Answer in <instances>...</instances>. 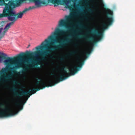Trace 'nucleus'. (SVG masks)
<instances>
[{"label": "nucleus", "mask_w": 135, "mask_h": 135, "mask_svg": "<svg viewBox=\"0 0 135 135\" xmlns=\"http://www.w3.org/2000/svg\"><path fill=\"white\" fill-rule=\"evenodd\" d=\"M64 58L63 57H61L60 58V60L61 61H62L64 60Z\"/></svg>", "instance_id": "412c9836"}, {"label": "nucleus", "mask_w": 135, "mask_h": 135, "mask_svg": "<svg viewBox=\"0 0 135 135\" xmlns=\"http://www.w3.org/2000/svg\"><path fill=\"white\" fill-rule=\"evenodd\" d=\"M13 83L14 85H19L20 84V83L15 80L13 81Z\"/></svg>", "instance_id": "a211bd4d"}, {"label": "nucleus", "mask_w": 135, "mask_h": 135, "mask_svg": "<svg viewBox=\"0 0 135 135\" xmlns=\"http://www.w3.org/2000/svg\"><path fill=\"white\" fill-rule=\"evenodd\" d=\"M6 4V3H5L4 0H0V6H5Z\"/></svg>", "instance_id": "2eb2a0df"}, {"label": "nucleus", "mask_w": 135, "mask_h": 135, "mask_svg": "<svg viewBox=\"0 0 135 135\" xmlns=\"http://www.w3.org/2000/svg\"><path fill=\"white\" fill-rule=\"evenodd\" d=\"M14 2L12 0L9 1L8 3H6L5 7L3 9V13L5 16H7L9 15V11H14L12 7L14 6Z\"/></svg>", "instance_id": "6e6552de"}, {"label": "nucleus", "mask_w": 135, "mask_h": 135, "mask_svg": "<svg viewBox=\"0 0 135 135\" xmlns=\"http://www.w3.org/2000/svg\"><path fill=\"white\" fill-rule=\"evenodd\" d=\"M42 89H43V88H41V87H40L34 88L32 89L31 91L29 90L28 91H25L22 89H20L19 90L21 92L20 93L16 91L18 90L17 88L14 87L11 88V90L14 91L13 95L14 96L17 97L18 98H20L23 96H28V97H29L30 95H32L33 94L35 93L36 91Z\"/></svg>", "instance_id": "f03ea898"}, {"label": "nucleus", "mask_w": 135, "mask_h": 135, "mask_svg": "<svg viewBox=\"0 0 135 135\" xmlns=\"http://www.w3.org/2000/svg\"><path fill=\"white\" fill-rule=\"evenodd\" d=\"M50 57L52 59H54V57L53 56H52V55H51L50 56Z\"/></svg>", "instance_id": "4be33fe9"}, {"label": "nucleus", "mask_w": 135, "mask_h": 135, "mask_svg": "<svg viewBox=\"0 0 135 135\" xmlns=\"http://www.w3.org/2000/svg\"><path fill=\"white\" fill-rule=\"evenodd\" d=\"M77 24L80 27H82L84 28H85V27L83 25L81 24L79 22H78L77 23Z\"/></svg>", "instance_id": "f3484780"}, {"label": "nucleus", "mask_w": 135, "mask_h": 135, "mask_svg": "<svg viewBox=\"0 0 135 135\" xmlns=\"http://www.w3.org/2000/svg\"><path fill=\"white\" fill-rule=\"evenodd\" d=\"M3 13H3L0 14V18L6 17L7 16H5Z\"/></svg>", "instance_id": "6ab92c4d"}, {"label": "nucleus", "mask_w": 135, "mask_h": 135, "mask_svg": "<svg viewBox=\"0 0 135 135\" xmlns=\"http://www.w3.org/2000/svg\"><path fill=\"white\" fill-rule=\"evenodd\" d=\"M87 54H89V53H87Z\"/></svg>", "instance_id": "393cba45"}, {"label": "nucleus", "mask_w": 135, "mask_h": 135, "mask_svg": "<svg viewBox=\"0 0 135 135\" xmlns=\"http://www.w3.org/2000/svg\"><path fill=\"white\" fill-rule=\"evenodd\" d=\"M107 14V18H108L107 21L108 24L105 23H103L102 24V27L104 30H105L108 27V25H111L113 22V19L112 17L113 15V12L107 8H105Z\"/></svg>", "instance_id": "0eeeda50"}, {"label": "nucleus", "mask_w": 135, "mask_h": 135, "mask_svg": "<svg viewBox=\"0 0 135 135\" xmlns=\"http://www.w3.org/2000/svg\"><path fill=\"white\" fill-rule=\"evenodd\" d=\"M88 11L90 12H92L93 11V10L90 8H88Z\"/></svg>", "instance_id": "aec40b11"}, {"label": "nucleus", "mask_w": 135, "mask_h": 135, "mask_svg": "<svg viewBox=\"0 0 135 135\" xmlns=\"http://www.w3.org/2000/svg\"><path fill=\"white\" fill-rule=\"evenodd\" d=\"M79 70L77 69V67L76 66H74V68L70 69L69 70L70 73H67L66 74H59V77L57 78L54 75L55 79L54 80L55 84L57 83L58 81H61L67 78L68 77L71 75H74Z\"/></svg>", "instance_id": "39448f33"}, {"label": "nucleus", "mask_w": 135, "mask_h": 135, "mask_svg": "<svg viewBox=\"0 0 135 135\" xmlns=\"http://www.w3.org/2000/svg\"><path fill=\"white\" fill-rule=\"evenodd\" d=\"M78 51L77 50H74L70 52L69 54V55H75L77 53Z\"/></svg>", "instance_id": "4468645a"}, {"label": "nucleus", "mask_w": 135, "mask_h": 135, "mask_svg": "<svg viewBox=\"0 0 135 135\" xmlns=\"http://www.w3.org/2000/svg\"><path fill=\"white\" fill-rule=\"evenodd\" d=\"M6 17H7L8 20L9 21H11L10 23H7L4 28V31L2 32L3 33L5 34L6 32L8 30L10 27L11 26L14 24L15 22L13 21H12L11 20V18L9 16H7Z\"/></svg>", "instance_id": "9d476101"}, {"label": "nucleus", "mask_w": 135, "mask_h": 135, "mask_svg": "<svg viewBox=\"0 0 135 135\" xmlns=\"http://www.w3.org/2000/svg\"><path fill=\"white\" fill-rule=\"evenodd\" d=\"M36 79L39 80V81H37L35 84V86L37 88L41 87V88H43L44 89L46 87L51 86L54 85L55 84L54 80L48 79L46 83H45L42 82L41 79L38 77L36 78Z\"/></svg>", "instance_id": "423d86ee"}, {"label": "nucleus", "mask_w": 135, "mask_h": 135, "mask_svg": "<svg viewBox=\"0 0 135 135\" xmlns=\"http://www.w3.org/2000/svg\"><path fill=\"white\" fill-rule=\"evenodd\" d=\"M57 27L54 31L41 44L36 47L37 51L30 52L27 51L26 53L18 54L16 57L11 58L7 57V55L3 53H1V60H5L4 61L5 65L9 67L14 65L13 67L3 68L1 73L4 74L8 70L12 73L7 76H3L0 78V82L2 81H7L11 79L13 74H20L27 71L29 68H37L40 64V61H45L46 58L51 55L53 52L57 50Z\"/></svg>", "instance_id": "f257e3e1"}, {"label": "nucleus", "mask_w": 135, "mask_h": 135, "mask_svg": "<svg viewBox=\"0 0 135 135\" xmlns=\"http://www.w3.org/2000/svg\"><path fill=\"white\" fill-rule=\"evenodd\" d=\"M15 114L14 110L9 109L4 104L0 103V118L12 116Z\"/></svg>", "instance_id": "20e7f679"}, {"label": "nucleus", "mask_w": 135, "mask_h": 135, "mask_svg": "<svg viewBox=\"0 0 135 135\" xmlns=\"http://www.w3.org/2000/svg\"><path fill=\"white\" fill-rule=\"evenodd\" d=\"M36 8V7L35 6L29 7L28 8H26L22 11L20 12L19 13L17 14L14 11H10L9 12V15L7 16H9L11 18V20L15 22L18 19L21 18L24 14L26 13L27 12L30 10Z\"/></svg>", "instance_id": "7ed1b4c3"}, {"label": "nucleus", "mask_w": 135, "mask_h": 135, "mask_svg": "<svg viewBox=\"0 0 135 135\" xmlns=\"http://www.w3.org/2000/svg\"><path fill=\"white\" fill-rule=\"evenodd\" d=\"M61 70L62 71H63L64 74H66L67 73V71L66 68L65 67H64L62 68L61 69Z\"/></svg>", "instance_id": "dca6fc26"}, {"label": "nucleus", "mask_w": 135, "mask_h": 135, "mask_svg": "<svg viewBox=\"0 0 135 135\" xmlns=\"http://www.w3.org/2000/svg\"><path fill=\"white\" fill-rule=\"evenodd\" d=\"M22 103L21 101H20L19 102H16L15 103V105L16 106L20 108L21 109L23 108V107L22 106Z\"/></svg>", "instance_id": "f8f14e48"}, {"label": "nucleus", "mask_w": 135, "mask_h": 135, "mask_svg": "<svg viewBox=\"0 0 135 135\" xmlns=\"http://www.w3.org/2000/svg\"><path fill=\"white\" fill-rule=\"evenodd\" d=\"M55 69H53V70H54Z\"/></svg>", "instance_id": "bb28decb"}, {"label": "nucleus", "mask_w": 135, "mask_h": 135, "mask_svg": "<svg viewBox=\"0 0 135 135\" xmlns=\"http://www.w3.org/2000/svg\"><path fill=\"white\" fill-rule=\"evenodd\" d=\"M9 0H6V1H9Z\"/></svg>", "instance_id": "b1692460"}, {"label": "nucleus", "mask_w": 135, "mask_h": 135, "mask_svg": "<svg viewBox=\"0 0 135 135\" xmlns=\"http://www.w3.org/2000/svg\"><path fill=\"white\" fill-rule=\"evenodd\" d=\"M83 37L87 41L91 42L95 40L94 37L93 36L88 37L86 35H83Z\"/></svg>", "instance_id": "9b49d317"}, {"label": "nucleus", "mask_w": 135, "mask_h": 135, "mask_svg": "<svg viewBox=\"0 0 135 135\" xmlns=\"http://www.w3.org/2000/svg\"><path fill=\"white\" fill-rule=\"evenodd\" d=\"M51 75H54V74L53 73H51Z\"/></svg>", "instance_id": "5701e85b"}, {"label": "nucleus", "mask_w": 135, "mask_h": 135, "mask_svg": "<svg viewBox=\"0 0 135 135\" xmlns=\"http://www.w3.org/2000/svg\"><path fill=\"white\" fill-rule=\"evenodd\" d=\"M84 61H82L81 62L79 61H78V67H77V69H78L79 70V69L81 68L82 67V66L83 64H84Z\"/></svg>", "instance_id": "ddd939ff"}, {"label": "nucleus", "mask_w": 135, "mask_h": 135, "mask_svg": "<svg viewBox=\"0 0 135 135\" xmlns=\"http://www.w3.org/2000/svg\"><path fill=\"white\" fill-rule=\"evenodd\" d=\"M89 34H92L96 36L100 39H101L103 35L102 32H99L95 28H94L90 31L88 32Z\"/></svg>", "instance_id": "1a4fd4ad"}, {"label": "nucleus", "mask_w": 135, "mask_h": 135, "mask_svg": "<svg viewBox=\"0 0 135 135\" xmlns=\"http://www.w3.org/2000/svg\"><path fill=\"white\" fill-rule=\"evenodd\" d=\"M85 18H86V17H85Z\"/></svg>", "instance_id": "a878e982"}]
</instances>
